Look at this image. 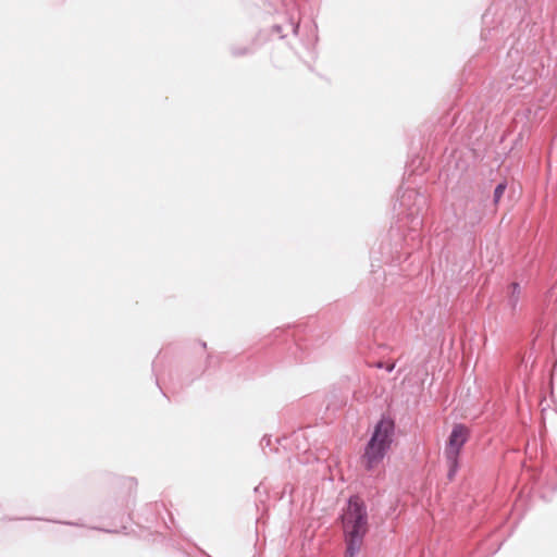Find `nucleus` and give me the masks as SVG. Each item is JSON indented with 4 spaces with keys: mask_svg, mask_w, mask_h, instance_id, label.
I'll use <instances>...</instances> for the list:
<instances>
[{
    "mask_svg": "<svg viewBox=\"0 0 557 557\" xmlns=\"http://www.w3.org/2000/svg\"><path fill=\"white\" fill-rule=\"evenodd\" d=\"M289 26H290V28H292L293 34L297 35V33H298V28H299V24H298V22H295V21H293V20H292V21L289 22Z\"/></svg>",
    "mask_w": 557,
    "mask_h": 557,
    "instance_id": "8",
    "label": "nucleus"
},
{
    "mask_svg": "<svg viewBox=\"0 0 557 557\" xmlns=\"http://www.w3.org/2000/svg\"><path fill=\"white\" fill-rule=\"evenodd\" d=\"M342 521L346 542L345 557H356L368 532V512L364 503L358 497H350Z\"/></svg>",
    "mask_w": 557,
    "mask_h": 557,
    "instance_id": "1",
    "label": "nucleus"
},
{
    "mask_svg": "<svg viewBox=\"0 0 557 557\" xmlns=\"http://www.w3.org/2000/svg\"><path fill=\"white\" fill-rule=\"evenodd\" d=\"M470 435L469 429L463 424H455L449 434L444 449L445 459L448 467L447 478L454 480L459 470V455L462 447L468 442Z\"/></svg>",
    "mask_w": 557,
    "mask_h": 557,
    "instance_id": "4",
    "label": "nucleus"
},
{
    "mask_svg": "<svg viewBox=\"0 0 557 557\" xmlns=\"http://www.w3.org/2000/svg\"><path fill=\"white\" fill-rule=\"evenodd\" d=\"M263 441H267V444H269V443H270V438L262 437V442H263Z\"/></svg>",
    "mask_w": 557,
    "mask_h": 557,
    "instance_id": "11",
    "label": "nucleus"
},
{
    "mask_svg": "<svg viewBox=\"0 0 557 557\" xmlns=\"http://www.w3.org/2000/svg\"><path fill=\"white\" fill-rule=\"evenodd\" d=\"M483 213L480 208L474 205H468L465 213L466 225L471 228L475 227L482 221Z\"/></svg>",
    "mask_w": 557,
    "mask_h": 557,
    "instance_id": "5",
    "label": "nucleus"
},
{
    "mask_svg": "<svg viewBox=\"0 0 557 557\" xmlns=\"http://www.w3.org/2000/svg\"><path fill=\"white\" fill-rule=\"evenodd\" d=\"M273 30H274L275 33H277V34H281V32H282V27H281L280 25H275V26H273ZM280 37H281V38H284V37H285V35H280Z\"/></svg>",
    "mask_w": 557,
    "mask_h": 557,
    "instance_id": "9",
    "label": "nucleus"
},
{
    "mask_svg": "<svg viewBox=\"0 0 557 557\" xmlns=\"http://www.w3.org/2000/svg\"><path fill=\"white\" fill-rule=\"evenodd\" d=\"M393 369H394V364H391V366L387 368V371H389V372H391V371H393Z\"/></svg>",
    "mask_w": 557,
    "mask_h": 557,
    "instance_id": "10",
    "label": "nucleus"
},
{
    "mask_svg": "<svg viewBox=\"0 0 557 557\" xmlns=\"http://www.w3.org/2000/svg\"><path fill=\"white\" fill-rule=\"evenodd\" d=\"M521 293H522V290H521V286L519 283L513 282L509 285L508 306L512 310H516V308L519 304L520 297H521Z\"/></svg>",
    "mask_w": 557,
    "mask_h": 557,
    "instance_id": "6",
    "label": "nucleus"
},
{
    "mask_svg": "<svg viewBox=\"0 0 557 557\" xmlns=\"http://www.w3.org/2000/svg\"><path fill=\"white\" fill-rule=\"evenodd\" d=\"M395 433V423L388 417H382L366 445L362 461L367 471L374 470L389 450Z\"/></svg>",
    "mask_w": 557,
    "mask_h": 557,
    "instance_id": "3",
    "label": "nucleus"
},
{
    "mask_svg": "<svg viewBox=\"0 0 557 557\" xmlns=\"http://www.w3.org/2000/svg\"><path fill=\"white\" fill-rule=\"evenodd\" d=\"M399 206L403 208V218L398 220L399 231L404 233L406 239H419L423 214L428 207L426 196L416 189H406L399 198Z\"/></svg>",
    "mask_w": 557,
    "mask_h": 557,
    "instance_id": "2",
    "label": "nucleus"
},
{
    "mask_svg": "<svg viewBox=\"0 0 557 557\" xmlns=\"http://www.w3.org/2000/svg\"><path fill=\"white\" fill-rule=\"evenodd\" d=\"M507 188V185L506 183H499L496 187H495V190H494V203H498V201L500 200V198L503 197L505 190Z\"/></svg>",
    "mask_w": 557,
    "mask_h": 557,
    "instance_id": "7",
    "label": "nucleus"
}]
</instances>
